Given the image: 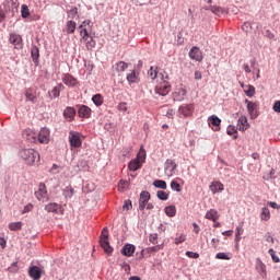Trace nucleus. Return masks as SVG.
Here are the masks:
<instances>
[{
    "label": "nucleus",
    "instance_id": "obj_62",
    "mask_svg": "<svg viewBox=\"0 0 280 280\" xmlns=\"http://www.w3.org/2000/svg\"><path fill=\"white\" fill-rule=\"evenodd\" d=\"M150 0H136V5H148Z\"/></svg>",
    "mask_w": 280,
    "mask_h": 280
},
{
    "label": "nucleus",
    "instance_id": "obj_40",
    "mask_svg": "<svg viewBox=\"0 0 280 280\" xmlns=\"http://www.w3.org/2000/svg\"><path fill=\"white\" fill-rule=\"evenodd\" d=\"M153 185L158 188V189H167V183H165V180L163 179H156L153 182Z\"/></svg>",
    "mask_w": 280,
    "mask_h": 280
},
{
    "label": "nucleus",
    "instance_id": "obj_34",
    "mask_svg": "<svg viewBox=\"0 0 280 280\" xmlns=\"http://www.w3.org/2000/svg\"><path fill=\"white\" fill-rule=\"evenodd\" d=\"M126 69H128V63L126 61H118L116 63V71H118V73H124Z\"/></svg>",
    "mask_w": 280,
    "mask_h": 280
},
{
    "label": "nucleus",
    "instance_id": "obj_29",
    "mask_svg": "<svg viewBox=\"0 0 280 280\" xmlns=\"http://www.w3.org/2000/svg\"><path fill=\"white\" fill-rule=\"evenodd\" d=\"M75 27H78V24L73 20L68 21L66 24L67 34H75Z\"/></svg>",
    "mask_w": 280,
    "mask_h": 280
},
{
    "label": "nucleus",
    "instance_id": "obj_42",
    "mask_svg": "<svg viewBox=\"0 0 280 280\" xmlns=\"http://www.w3.org/2000/svg\"><path fill=\"white\" fill-rule=\"evenodd\" d=\"M129 187V184H128V180H124L121 179L119 183H118V191H126V189H128Z\"/></svg>",
    "mask_w": 280,
    "mask_h": 280
},
{
    "label": "nucleus",
    "instance_id": "obj_46",
    "mask_svg": "<svg viewBox=\"0 0 280 280\" xmlns=\"http://www.w3.org/2000/svg\"><path fill=\"white\" fill-rule=\"evenodd\" d=\"M78 16V7H73L68 11V19H75Z\"/></svg>",
    "mask_w": 280,
    "mask_h": 280
},
{
    "label": "nucleus",
    "instance_id": "obj_50",
    "mask_svg": "<svg viewBox=\"0 0 280 280\" xmlns=\"http://www.w3.org/2000/svg\"><path fill=\"white\" fill-rule=\"evenodd\" d=\"M149 241L151 242V244H159V234L156 233L150 234Z\"/></svg>",
    "mask_w": 280,
    "mask_h": 280
},
{
    "label": "nucleus",
    "instance_id": "obj_1",
    "mask_svg": "<svg viewBox=\"0 0 280 280\" xmlns=\"http://www.w3.org/2000/svg\"><path fill=\"white\" fill-rule=\"evenodd\" d=\"M170 75H167V72L163 70L160 72V79L158 80V83L155 85V93L158 95H168L170 91H172V85H170Z\"/></svg>",
    "mask_w": 280,
    "mask_h": 280
},
{
    "label": "nucleus",
    "instance_id": "obj_15",
    "mask_svg": "<svg viewBox=\"0 0 280 280\" xmlns=\"http://www.w3.org/2000/svg\"><path fill=\"white\" fill-rule=\"evenodd\" d=\"M159 250H163V244L142 249L141 255L142 257L143 255H147V257H152V255H154V253H159Z\"/></svg>",
    "mask_w": 280,
    "mask_h": 280
},
{
    "label": "nucleus",
    "instance_id": "obj_30",
    "mask_svg": "<svg viewBox=\"0 0 280 280\" xmlns=\"http://www.w3.org/2000/svg\"><path fill=\"white\" fill-rule=\"evenodd\" d=\"M127 81L129 84H136V82H139V75H137V71L132 70L130 73H128Z\"/></svg>",
    "mask_w": 280,
    "mask_h": 280
},
{
    "label": "nucleus",
    "instance_id": "obj_27",
    "mask_svg": "<svg viewBox=\"0 0 280 280\" xmlns=\"http://www.w3.org/2000/svg\"><path fill=\"white\" fill-rule=\"evenodd\" d=\"M28 275L32 279L34 280H39L40 279V268L33 266L28 270Z\"/></svg>",
    "mask_w": 280,
    "mask_h": 280
},
{
    "label": "nucleus",
    "instance_id": "obj_63",
    "mask_svg": "<svg viewBox=\"0 0 280 280\" xmlns=\"http://www.w3.org/2000/svg\"><path fill=\"white\" fill-rule=\"evenodd\" d=\"M244 225L236 228V237L244 234Z\"/></svg>",
    "mask_w": 280,
    "mask_h": 280
},
{
    "label": "nucleus",
    "instance_id": "obj_2",
    "mask_svg": "<svg viewBox=\"0 0 280 280\" xmlns=\"http://www.w3.org/2000/svg\"><path fill=\"white\" fill-rule=\"evenodd\" d=\"M21 159L25 161L26 165H34L37 161H40V155L34 149H24L20 152Z\"/></svg>",
    "mask_w": 280,
    "mask_h": 280
},
{
    "label": "nucleus",
    "instance_id": "obj_4",
    "mask_svg": "<svg viewBox=\"0 0 280 280\" xmlns=\"http://www.w3.org/2000/svg\"><path fill=\"white\" fill-rule=\"evenodd\" d=\"M35 198L40 202H47L49 195L47 194V186L45 183H39L37 191H35Z\"/></svg>",
    "mask_w": 280,
    "mask_h": 280
},
{
    "label": "nucleus",
    "instance_id": "obj_14",
    "mask_svg": "<svg viewBox=\"0 0 280 280\" xmlns=\"http://www.w3.org/2000/svg\"><path fill=\"white\" fill-rule=\"evenodd\" d=\"M62 82L66 84V86H78V79H75L73 75L66 73L62 77Z\"/></svg>",
    "mask_w": 280,
    "mask_h": 280
},
{
    "label": "nucleus",
    "instance_id": "obj_43",
    "mask_svg": "<svg viewBox=\"0 0 280 280\" xmlns=\"http://www.w3.org/2000/svg\"><path fill=\"white\" fill-rule=\"evenodd\" d=\"M73 194H75V190H73L71 186L66 187V189L63 190V196L66 198H73Z\"/></svg>",
    "mask_w": 280,
    "mask_h": 280
},
{
    "label": "nucleus",
    "instance_id": "obj_37",
    "mask_svg": "<svg viewBox=\"0 0 280 280\" xmlns=\"http://www.w3.org/2000/svg\"><path fill=\"white\" fill-rule=\"evenodd\" d=\"M65 89V85L62 83H59L57 86H55L51 91L52 97H60V91Z\"/></svg>",
    "mask_w": 280,
    "mask_h": 280
},
{
    "label": "nucleus",
    "instance_id": "obj_22",
    "mask_svg": "<svg viewBox=\"0 0 280 280\" xmlns=\"http://www.w3.org/2000/svg\"><path fill=\"white\" fill-rule=\"evenodd\" d=\"M161 72L159 71V67H153L151 66V68L149 69L148 71V77L151 79V80H156L158 78V81L161 80Z\"/></svg>",
    "mask_w": 280,
    "mask_h": 280
},
{
    "label": "nucleus",
    "instance_id": "obj_5",
    "mask_svg": "<svg viewBox=\"0 0 280 280\" xmlns=\"http://www.w3.org/2000/svg\"><path fill=\"white\" fill-rule=\"evenodd\" d=\"M69 143H70V148H82V138L80 137V132L70 131Z\"/></svg>",
    "mask_w": 280,
    "mask_h": 280
},
{
    "label": "nucleus",
    "instance_id": "obj_16",
    "mask_svg": "<svg viewBox=\"0 0 280 280\" xmlns=\"http://www.w3.org/2000/svg\"><path fill=\"white\" fill-rule=\"evenodd\" d=\"M150 201V194L148 191H142L140 194V199H139V209L140 211H143L145 209V205Z\"/></svg>",
    "mask_w": 280,
    "mask_h": 280
},
{
    "label": "nucleus",
    "instance_id": "obj_3",
    "mask_svg": "<svg viewBox=\"0 0 280 280\" xmlns=\"http://www.w3.org/2000/svg\"><path fill=\"white\" fill-rule=\"evenodd\" d=\"M100 244H101V247L103 248V250L107 255L113 254V246H110V243L108 242V228L103 229L101 236H100Z\"/></svg>",
    "mask_w": 280,
    "mask_h": 280
},
{
    "label": "nucleus",
    "instance_id": "obj_12",
    "mask_svg": "<svg viewBox=\"0 0 280 280\" xmlns=\"http://www.w3.org/2000/svg\"><path fill=\"white\" fill-rule=\"evenodd\" d=\"M247 110L249 113L250 119H257V117H259V110H258L257 103L248 102Z\"/></svg>",
    "mask_w": 280,
    "mask_h": 280
},
{
    "label": "nucleus",
    "instance_id": "obj_28",
    "mask_svg": "<svg viewBox=\"0 0 280 280\" xmlns=\"http://www.w3.org/2000/svg\"><path fill=\"white\" fill-rule=\"evenodd\" d=\"M59 209H60V205L56 202H50L45 206V211H47V213H58Z\"/></svg>",
    "mask_w": 280,
    "mask_h": 280
},
{
    "label": "nucleus",
    "instance_id": "obj_61",
    "mask_svg": "<svg viewBox=\"0 0 280 280\" xmlns=\"http://www.w3.org/2000/svg\"><path fill=\"white\" fill-rule=\"evenodd\" d=\"M5 246H8V242L5 241V238L0 237V248H1V250H3L5 248Z\"/></svg>",
    "mask_w": 280,
    "mask_h": 280
},
{
    "label": "nucleus",
    "instance_id": "obj_26",
    "mask_svg": "<svg viewBox=\"0 0 280 280\" xmlns=\"http://www.w3.org/2000/svg\"><path fill=\"white\" fill-rule=\"evenodd\" d=\"M11 45H14L15 47H19L23 43V37L19 34L12 33L9 38Z\"/></svg>",
    "mask_w": 280,
    "mask_h": 280
},
{
    "label": "nucleus",
    "instance_id": "obj_11",
    "mask_svg": "<svg viewBox=\"0 0 280 280\" xmlns=\"http://www.w3.org/2000/svg\"><path fill=\"white\" fill-rule=\"evenodd\" d=\"M190 60H196V62H202V50L197 46L192 47L189 51Z\"/></svg>",
    "mask_w": 280,
    "mask_h": 280
},
{
    "label": "nucleus",
    "instance_id": "obj_51",
    "mask_svg": "<svg viewBox=\"0 0 280 280\" xmlns=\"http://www.w3.org/2000/svg\"><path fill=\"white\" fill-rule=\"evenodd\" d=\"M253 95H255V86L248 85L247 90H246V96L247 97H253Z\"/></svg>",
    "mask_w": 280,
    "mask_h": 280
},
{
    "label": "nucleus",
    "instance_id": "obj_7",
    "mask_svg": "<svg viewBox=\"0 0 280 280\" xmlns=\"http://www.w3.org/2000/svg\"><path fill=\"white\" fill-rule=\"evenodd\" d=\"M222 124V119H220L218 116L212 115L208 118V126L212 128L214 132L220 131V125Z\"/></svg>",
    "mask_w": 280,
    "mask_h": 280
},
{
    "label": "nucleus",
    "instance_id": "obj_20",
    "mask_svg": "<svg viewBox=\"0 0 280 280\" xmlns=\"http://www.w3.org/2000/svg\"><path fill=\"white\" fill-rule=\"evenodd\" d=\"M63 117L67 119V121H73V119H75V108L67 107L63 110Z\"/></svg>",
    "mask_w": 280,
    "mask_h": 280
},
{
    "label": "nucleus",
    "instance_id": "obj_9",
    "mask_svg": "<svg viewBox=\"0 0 280 280\" xmlns=\"http://www.w3.org/2000/svg\"><path fill=\"white\" fill-rule=\"evenodd\" d=\"M25 98L26 102H32V104H36V102H38V93L35 89L28 88L25 91Z\"/></svg>",
    "mask_w": 280,
    "mask_h": 280
},
{
    "label": "nucleus",
    "instance_id": "obj_52",
    "mask_svg": "<svg viewBox=\"0 0 280 280\" xmlns=\"http://www.w3.org/2000/svg\"><path fill=\"white\" fill-rule=\"evenodd\" d=\"M185 240H187V236L185 234H180L178 237H176L174 240V242L176 245H178V244H183V242H185Z\"/></svg>",
    "mask_w": 280,
    "mask_h": 280
},
{
    "label": "nucleus",
    "instance_id": "obj_18",
    "mask_svg": "<svg viewBox=\"0 0 280 280\" xmlns=\"http://www.w3.org/2000/svg\"><path fill=\"white\" fill-rule=\"evenodd\" d=\"M256 270L262 279H266L268 277V273L266 271V265L260 259L256 260Z\"/></svg>",
    "mask_w": 280,
    "mask_h": 280
},
{
    "label": "nucleus",
    "instance_id": "obj_24",
    "mask_svg": "<svg viewBox=\"0 0 280 280\" xmlns=\"http://www.w3.org/2000/svg\"><path fill=\"white\" fill-rule=\"evenodd\" d=\"M210 190L212 194H218V191H224V184L221 182H212L210 185Z\"/></svg>",
    "mask_w": 280,
    "mask_h": 280
},
{
    "label": "nucleus",
    "instance_id": "obj_10",
    "mask_svg": "<svg viewBox=\"0 0 280 280\" xmlns=\"http://www.w3.org/2000/svg\"><path fill=\"white\" fill-rule=\"evenodd\" d=\"M50 131L48 128H42L38 132L37 140L39 143H49Z\"/></svg>",
    "mask_w": 280,
    "mask_h": 280
},
{
    "label": "nucleus",
    "instance_id": "obj_17",
    "mask_svg": "<svg viewBox=\"0 0 280 280\" xmlns=\"http://www.w3.org/2000/svg\"><path fill=\"white\" fill-rule=\"evenodd\" d=\"M23 139H26V141H30L31 143H35L37 135L32 129H25L22 132Z\"/></svg>",
    "mask_w": 280,
    "mask_h": 280
},
{
    "label": "nucleus",
    "instance_id": "obj_45",
    "mask_svg": "<svg viewBox=\"0 0 280 280\" xmlns=\"http://www.w3.org/2000/svg\"><path fill=\"white\" fill-rule=\"evenodd\" d=\"M226 132L230 137H233V139H237V130L235 129V127L229 126Z\"/></svg>",
    "mask_w": 280,
    "mask_h": 280
},
{
    "label": "nucleus",
    "instance_id": "obj_8",
    "mask_svg": "<svg viewBox=\"0 0 280 280\" xmlns=\"http://www.w3.org/2000/svg\"><path fill=\"white\" fill-rule=\"evenodd\" d=\"M176 167H178L176 165V162H174V160L167 159L165 162V168H164L166 176H174L176 172Z\"/></svg>",
    "mask_w": 280,
    "mask_h": 280
},
{
    "label": "nucleus",
    "instance_id": "obj_13",
    "mask_svg": "<svg viewBox=\"0 0 280 280\" xmlns=\"http://www.w3.org/2000/svg\"><path fill=\"white\" fill-rule=\"evenodd\" d=\"M185 95H187V90L180 85L179 88H176L173 97L176 102H183V100H185Z\"/></svg>",
    "mask_w": 280,
    "mask_h": 280
},
{
    "label": "nucleus",
    "instance_id": "obj_38",
    "mask_svg": "<svg viewBox=\"0 0 280 280\" xmlns=\"http://www.w3.org/2000/svg\"><path fill=\"white\" fill-rule=\"evenodd\" d=\"M164 211L168 218H174V215H176V206H168L164 209Z\"/></svg>",
    "mask_w": 280,
    "mask_h": 280
},
{
    "label": "nucleus",
    "instance_id": "obj_44",
    "mask_svg": "<svg viewBox=\"0 0 280 280\" xmlns=\"http://www.w3.org/2000/svg\"><path fill=\"white\" fill-rule=\"evenodd\" d=\"M156 196L159 200H168L170 194L165 192L164 190H158Z\"/></svg>",
    "mask_w": 280,
    "mask_h": 280
},
{
    "label": "nucleus",
    "instance_id": "obj_31",
    "mask_svg": "<svg viewBox=\"0 0 280 280\" xmlns=\"http://www.w3.org/2000/svg\"><path fill=\"white\" fill-rule=\"evenodd\" d=\"M31 56H32L33 62H38V58H40V50L38 49V47L33 46L31 48Z\"/></svg>",
    "mask_w": 280,
    "mask_h": 280
},
{
    "label": "nucleus",
    "instance_id": "obj_39",
    "mask_svg": "<svg viewBox=\"0 0 280 280\" xmlns=\"http://www.w3.org/2000/svg\"><path fill=\"white\" fill-rule=\"evenodd\" d=\"M9 229L10 231H21V229H23V222H12L9 224Z\"/></svg>",
    "mask_w": 280,
    "mask_h": 280
},
{
    "label": "nucleus",
    "instance_id": "obj_53",
    "mask_svg": "<svg viewBox=\"0 0 280 280\" xmlns=\"http://www.w3.org/2000/svg\"><path fill=\"white\" fill-rule=\"evenodd\" d=\"M171 189H173L174 191H180V184H178V182L173 180L171 183Z\"/></svg>",
    "mask_w": 280,
    "mask_h": 280
},
{
    "label": "nucleus",
    "instance_id": "obj_35",
    "mask_svg": "<svg viewBox=\"0 0 280 280\" xmlns=\"http://www.w3.org/2000/svg\"><path fill=\"white\" fill-rule=\"evenodd\" d=\"M92 102L95 104V106H102L104 104V96H102V94H95L92 97Z\"/></svg>",
    "mask_w": 280,
    "mask_h": 280
},
{
    "label": "nucleus",
    "instance_id": "obj_21",
    "mask_svg": "<svg viewBox=\"0 0 280 280\" xmlns=\"http://www.w3.org/2000/svg\"><path fill=\"white\" fill-rule=\"evenodd\" d=\"M78 114H79V117L89 119V117H91V109L86 105H81L78 109Z\"/></svg>",
    "mask_w": 280,
    "mask_h": 280
},
{
    "label": "nucleus",
    "instance_id": "obj_54",
    "mask_svg": "<svg viewBox=\"0 0 280 280\" xmlns=\"http://www.w3.org/2000/svg\"><path fill=\"white\" fill-rule=\"evenodd\" d=\"M269 255L271 256V259H272V261H275V264H279V261H280L279 256H277L275 254L273 249H269Z\"/></svg>",
    "mask_w": 280,
    "mask_h": 280
},
{
    "label": "nucleus",
    "instance_id": "obj_59",
    "mask_svg": "<svg viewBox=\"0 0 280 280\" xmlns=\"http://www.w3.org/2000/svg\"><path fill=\"white\" fill-rule=\"evenodd\" d=\"M80 34H81L82 38H86V36H89V27L80 28Z\"/></svg>",
    "mask_w": 280,
    "mask_h": 280
},
{
    "label": "nucleus",
    "instance_id": "obj_60",
    "mask_svg": "<svg viewBox=\"0 0 280 280\" xmlns=\"http://www.w3.org/2000/svg\"><path fill=\"white\" fill-rule=\"evenodd\" d=\"M90 25H91V20H85L80 24L79 30H82V27H89Z\"/></svg>",
    "mask_w": 280,
    "mask_h": 280
},
{
    "label": "nucleus",
    "instance_id": "obj_57",
    "mask_svg": "<svg viewBox=\"0 0 280 280\" xmlns=\"http://www.w3.org/2000/svg\"><path fill=\"white\" fill-rule=\"evenodd\" d=\"M8 270L12 273L16 272L19 270V262H13Z\"/></svg>",
    "mask_w": 280,
    "mask_h": 280
},
{
    "label": "nucleus",
    "instance_id": "obj_47",
    "mask_svg": "<svg viewBox=\"0 0 280 280\" xmlns=\"http://www.w3.org/2000/svg\"><path fill=\"white\" fill-rule=\"evenodd\" d=\"M22 19H27L30 16V8L26 4H23L21 8Z\"/></svg>",
    "mask_w": 280,
    "mask_h": 280
},
{
    "label": "nucleus",
    "instance_id": "obj_56",
    "mask_svg": "<svg viewBox=\"0 0 280 280\" xmlns=\"http://www.w3.org/2000/svg\"><path fill=\"white\" fill-rule=\"evenodd\" d=\"M186 257H189L190 259H198V257H200V254L194 252H186Z\"/></svg>",
    "mask_w": 280,
    "mask_h": 280
},
{
    "label": "nucleus",
    "instance_id": "obj_6",
    "mask_svg": "<svg viewBox=\"0 0 280 280\" xmlns=\"http://www.w3.org/2000/svg\"><path fill=\"white\" fill-rule=\"evenodd\" d=\"M194 110H195L194 104L182 105L178 108V113L183 117H192L194 116Z\"/></svg>",
    "mask_w": 280,
    "mask_h": 280
},
{
    "label": "nucleus",
    "instance_id": "obj_32",
    "mask_svg": "<svg viewBox=\"0 0 280 280\" xmlns=\"http://www.w3.org/2000/svg\"><path fill=\"white\" fill-rule=\"evenodd\" d=\"M207 10H210L212 14H215L217 16H222V14H224V9L221 7L210 5Z\"/></svg>",
    "mask_w": 280,
    "mask_h": 280
},
{
    "label": "nucleus",
    "instance_id": "obj_48",
    "mask_svg": "<svg viewBox=\"0 0 280 280\" xmlns=\"http://www.w3.org/2000/svg\"><path fill=\"white\" fill-rule=\"evenodd\" d=\"M215 258H217V259H223V260L229 261V260L231 259V254L218 253V254L215 255Z\"/></svg>",
    "mask_w": 280,
    "mask_h": 280
},
{
    "label": "nucleus",
    "instance_id": "obj_33",
    "mask_svg": "<svg viewBox=\"0 0 280 280\" xmlns=\"http://www.w3.org/2000/svg\"><path fill=\"white\" fill-rule=\"evenodd\" d=\"M83 40L86 43V48L89 50L94 49V47H95V39H93L92 36L88 35L86 37H83Z\"/></svg>",
    "mask_w": 280,
    "mask_h": 280
},
{
    "label": "nucleus",
    "instance_id": "obj_49",
    "mask_svg": "<svg viewBox=\"0 0 280 280\" xmlns=\"http://www.w3.org/2000/svg\"><path fill=\"white\" fill-rule=\"evenodd\" d=\"M136 159L143 163L145 161V149L141 148Z\"/></svg>",
    "mask_w": 280,
    "mask_h": 280
},
{
    "label": "nucleus",
    "instance_id": "obj_64",
    "mask_svg": "<svg viewBox=\"0 0 280 280\" xmlns=\"http://www.w3.org/2000/svg\"><path fill=\"white\" fill-rule=\"evenodd\" d=\"M273 110H275V113H280V101H277L273 104Z\"/></svg>",
    "mask_w": 280,
    "mask_h": 280
},
{
    "label": "nucleus",
    "instance_id": "obj_19",
    "mask_svg": "<svg viewBox=\"0 0 280 280\" xmlns=\"http://www.w3.org/2000/svg\"><path fill=\"white\" fill-rule=\"evenodd\" d=\"M141 167H143V162H140L139 159H133L128 164L130 172H137V170H141Z\"/></svg>",
    "mask_w": 280,
    "mask_h": 280
},
{
    "label": "nucleus",
    "instance_id": "obj_25",
    "mask_svg": "<svg viewBox=\"0 0 280 280\" xmlns=\"http://www.w3.org/2000/svg\"><path fill=\"white\" fill-rule=\"evenodd\" d=\"M135 250L136 247L132 244H126L122 247V254L125 255V257H132V255H135Z\"/></svg>",
    "mask_w": 280,
    "mask_h": 280
},
{
    "label": "nucleus",
    "instance_id": "obj_41",
    "mask_svg": "<svg viewBox=\"0 0 280 280\" xmlns=\"http://www.w3.org/2000/svg\"><path fill=\"white\" fill-rule=\"evenodd\" d=\"M237 128H238V130H242V132H244V130H246V117L245 116H242L238 119Z\"/></svg>",
    "mask_w": 280,
    "mask_h": 280
},
{
    "label": "nucleus",
    "instance_id": "obj_36",
    "mask_svg": "<svg viewBox=\"0 0 280 280\" xmlns=\"http://www.w3.org/2000/svg\"><path fill=\"white\" fill-rule=\"evenodd\" d=\"M260 219L264 220L265 222H268V220H270V209L266 207L262 208L260 213Z\"/></svg>",
    "mask_w": 280,
    "mask_h": 280
},
{
    "label": "nucleus",
    "instance_id": "obj_55",
    "mask_svg": "<svg viewBox=\"0 0 280 280\" xmlns=\"http://www.w3.org/2000/svg\"><path fill=\"white\" fill-rule=\"evenodd\" d=\"M122 209H127V211H130V209H132V201L130 199L125 200Z\"/></svg>",
    "mask_w": 280,
    "mask_h": 280
},
{
    "label": "nucleus",
    "instance_id": "obj_58",
    "mask_svg": "<svg viewBox=\"0 0 280 280\" xmlns=\"http://www.w3.org/2000/svg\"><path fill=\"white\" fill-rule=\"evenodd\" d=\"M34 209V205L32 203H28L24 207L22 213L25 214V213H30V211H32Z\"/></svg>",
    "mask_w": 280,
    "mask_h": 280
},
{
    "label": "nucleus",
    "instance_id": "obj_23",
    "mask_svg": "<svg viewBox=\"0 0 280 280\" xmlns=\"http://www.w3.org/2000/svg\"><path fill=\"white\" fill-rule=\"evenodd\" d=\"M205 218H206V220H211L212 222H218L220 215H218V210L210 209L209 211L206 212Z\"/></svg>",
    "mask_w": 280,
    "mask_h": 280
}]
</instances>
